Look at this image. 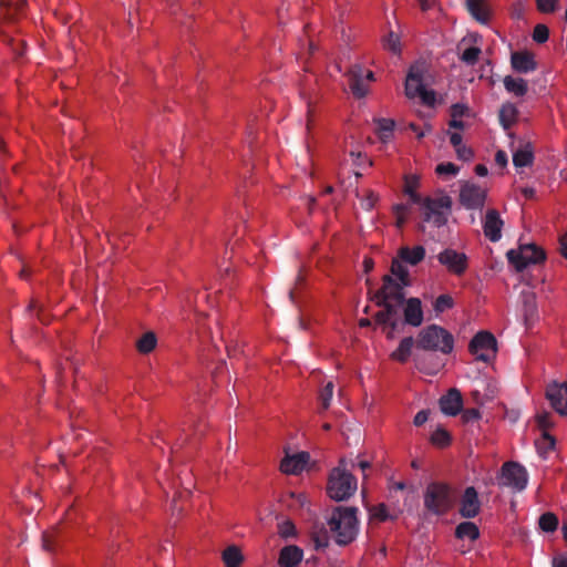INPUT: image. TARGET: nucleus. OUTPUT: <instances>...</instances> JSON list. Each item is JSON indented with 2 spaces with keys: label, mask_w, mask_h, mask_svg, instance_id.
I'll list each match as a JSON object with an SVG mask.
<instances>
[{
  "label": "nucleus",
  "mask_w": 567,
  "mask_h": 567,
  "mask_svg": "<svg viewBox=\"0 0 567 567\" xmlns=\"http://www.w3.org/2000/svg\"><path fill=\"white\" fill-rule=\"evenodd\" d=\"M481 53L482 51L478 47H470L463 51L460 59L468 65H474L477 63Z\"/></svg>",
  "instance_id": "obj_43"
},
{
  "label": "nucleus",
  "mask_w": 567,
  "mask_h": 567,
  "mask_svg": "<svg viewBox=\"0 0 567 567\" xmlns=\"http://www.w3.org/2000/svg\"><path fill=\"white\" fill-rule=\"evenodd\" d=\"M278 533L282 538L293 537L296 535V527L291 520H285L279 524Z\"/></svg>",
  "instance_id": "obj_50"
},
{
  "label": "nucleus",
  "mask_w": 567,
  "mask_h": 567,
  "mask_svg": "<svg viewBox=\"0 0 567 567\" xmlns=\"http://www.w3.org/2000/svg\"><path fill=\"white\" fill-rule=\"evenodd\" d=\"M537 10L542 13H553L557 10L559 0H535Z\"/></svg>",
  "instance_id": "obj_47"
},
{
  "label": "nucleus",
  "mask_w": 567,
  "mask_h": 567,
  "mask_svg": "<svg viewBox=\"0 0 567 567\" xmlns=\"http://www.w3.org/2000/svg\"><path fill=\"white\" fill-rule=\"evenodd\" d=\"M518 117V110L513 103H505L499 110V122L505 130L511 128Z\"/></svg>",
  "instance_id": "obj_27"
},
{
  "label": "nucleus",
  "mask_w": 567,
  "mask_h": 567,
  "mask_svg": "<svg viewBox=\"0 0 567 567\" xmlns=\"http://www.w3.org/2000/svg\"><path fill=\"white\" fill-rule=\"evenodd\" d=\"M310 461L308 452H300L293 455H287L280 462V471L288 475H298L303 472Z\"/></svg>",
  "instance_id": "obj_17"
},
{
  "label": "nucleus",
  "mask_w": 567,
  "mask_h": 567,
  "mask_svg": "<svg viewBox=\"0 0 567 567\" xmlns=\"http://www.w3.org/2000/svg\"><path fill=\"white\" fill-rule=\"evenodd\" d=\"M466 9L477 22L489 23L493 10L488 0H466Z\"/></svg>",
  "instance_id": "obj_19"
},
{
  "label": "nucleus",
  "mask_w": 567,
  "mask_h": 567,
  "mask_svg": "<svg viewBox=\"0 0 567 567\" xmlns=\"http://www.w3.org/2000/svg\"><path fill=\"white\" fill-rule=\"evenodd\" d=\"M506 91L515 96H524L528 91L527 81L507 75L503 80Z\"/></svg>",
  "instance_id": "obj_26"
},
{
  "label": "nucleus",
  "mask_w": 567,
  "mask_h": 567,
  "mask_svg": "<svg viewBox=\"0 0 567 567\" xmlns=\"http://www.w3.org/2000/svg\"><path fill=\"white\" fill-rule=\"evenodd\" d=\"M243 559V554L236 546H229L223 551V561L226 567H239Z\"/></svg>",
  "instance_id": "obj_35"
},
{
  "label": "nucleus",
  "mask_w": 567,
  "mask_h": 567,
  "mask_svg": "<svg viewBox=\"0 0 567 567\" xmlns=\"http://www.w3.org/2000/svg\"><path fill=\"white\" fill-rule=\"evenodd\" d=\"M423 220L440 228L447 223L452 209V198L449 195L426 196L419 204Z\"/></svg>",
  "instance_id": "obj_5"
},
{
  "label": "nucleus",
  "mask_w": 567,
  "mask_h": 567,
  "mask_svg": "<svg viewBox=\"0 0 567 567\" xmlns=\"http://www.w3.org/2000/svg\"><path fill=\"white\" fill-rule=\"evenodd\" d=\"M437 261L456 277H462L468 269V257L465 252L445 248L437 255Z\"/></svg>",
  "instance_id": "obj_11"
},
{
  "label": "nucleus",
  "mask_w": 567,
  "mask_h": 567,
  "mask_svg": "<svg viewBox=\"0 0 567 567\" xmlns=\"http://www.w3.org/2000/svg\"><path fill=\"white\" fill-rule=\"evenodd\" d=\"M291 497L295 499V502L300 506V507H303L306 506L309 502H308V497L306 494L303 493H299V494H291Z\"/></svg>",
  "instance_id": "obj_59"
},
{
  "label": "nucleus",
  "mask_w": 567,
  "mask_h": 567,
  "mask_svg": "<svg viewBox=\"0 0 567 567\" xmlns=\"http://www.w3.org/2000/svg\"><path fill=\"white\" fill-rule=\"evenodd\" d=\"M463 408V398L457 389H450L440 399V409L445 415L455 416Z\"/></svg>",
  "instance_id": "obj_18"
},
{
  "label": "nucleus",
  "mask_w": 567,
  "mask_h": 567,
  "mask_svg": "<svg viewBox=\"0 0 567 567\" xmlns=\"http://www.w3.org/2000/svg\"><path fill=\"white\" fill-rule=\"evenodd\" d=\"M454 150L457 158L462 161H471L474 157V152L472 151V148L465 146L464 144L455 147Z\"/></svg>",
  "instance_id": "obj_53"
},
{
  "label": "nucleus",
  "mask_w": 567,
  "mask_h": 567,
  "mask_svg": "<svg viewBox=\"0 0 567 567\" xmlns=\"http://www.w3.org/2000/svg\"><path fill=\"white\" fill-rule=\"evenodd\" d=\"M470 114V109L464 103H455L450 107V115L452 118H462Z\"/></svg>",
  "instance_id": "obj_49"
},
{
  "label": "nucleus",
  "mask_w": 567,
  "mask_h": 567,
  "mask_svg": "<svg viewBox=\"0 0 567 567\" xmlns=\"http://www.w3.org/2000/svg\"><path fill=\"white\" fill-rule=\"evenodd\" d=\"M357 513L355 507L339 506L332 511L328 526L337 544L346 546L355 539L359 530Z\"/></svg>",
  "instance_id": "obj_1"
},
{
  "label": "nucleus",
  "mask_w": 567,
  "mask_h": 567,
  "mask_svg": "<svg viewBox=\"0 0 567 567\" xmlns=\"http://www.w3.org/2000/svg\"><path fill=\"white\" fill-rule=\"evenodd\" d=\"M545 398L560 416H567V381H550L545 388Z\"/></svg>",
  "instance_id": "obj_12"
},
{
  "label": "nucleus",
  "mask_w": 567,
  "mask_h": 567,
  "mask_svg": "<svg viewBox=\"0 0 567 567\" xmlns=\"http://www.w3.org/2000/svg\"><path fill=\"white\" fill-rule=\"evenodd\" d=\"M417 1L420 4V8L423 11H427V10L432 9L435 4V0H417Z\"/></svg>",
  "instance_id": "obj_61"
},
{
  "label": "nucleus",
  "mask_w": 567,
  "mask_h": 567,
  "mask_svg": "<svg viewBox=\"0 0 567 567\" xmlns=\"http://www.w3.org/2000/svg\"><path fill=\"white\" fill-rule=\"evenodd\" d=\"M455 536L458 539L468 538L476 540L480 537V529L473 522H463L456 526Z\"/></svg>",
  "instance_id": "obj_30"
},
{
  "label": "nucleus",
  "mask_w": 567,
  "mask_h": 567,
  "mask_svg": "<svg viewBox=\"0 0 567 567\" xmlns=\"http://www.w3.org/2000/svg\"><path fill=\"white\" fill-rule=\"evenodd\" d=\"M455 504L453 487L443 482L430 483L423 494L424 508L433 515L443 516L452 511Z\"/></svg>",
  "instance_id": "obj_3"
},
{
  "label": "nucleus",
  "mask_w": 567,
  "mask_h": 567,
  "mask_svg": "<svg viewBox=\"0 0 567 567\" xmlns=\"http://www.w3.org/2000/svg\"><path fill=\"white\" fill-rule=\"evenodd\" d=\"M401 281L395 280L391 275H384L382 287L375 292L374 300L377 306L392 305L400 307L404 302V288Z\"/></svg>",
  "instance_id": "obj_9"
},
{
  "label": "nucleus",
  "mask_w": 567,
  "mask_h": 567,
  "mask_svg": "<svg viewBox=\"0 0 567 567\" xmlns=\"http://www.w3.org/2000/svg\"><path fill=\"white\" fill-rule=\"evenodd\" d=\"M414 340L412 337H406L401 340L399 347L391 353V359L400 363H405L412 353Z\"/></svg>",
  "instance_id": "obj_25"
},
{
  "label": "nucleus",
  "mask_w": 567,
  "mask_h": 567,
  "mask_svg": "<svg viewBox=\"0 0 567 567\" xmlns=\"http://www.w3.org/2000/svg\"><path fill=\"white\" fill-rule=\"evenodd\" d=\"M0 6L6 19L14 20L23 12L25 1L22 0L12 4L9 0H1Z\"/></svg>",
  "instance_id": "obj_34"
},
{
  "label": "nucleus",
  "mask_w": 567,
  "mask_h": 567,
  "mask_svg": "<svg viewBox=\"0 0 567 567\" xmlns=\"http://www.w3.org/2000/svg\"><path fill=\"white\" fill-rule=\"evenodd\" d=\"M455 302H454V299L451 295L449 293H444V295H440L434 303H433V309L436 313H442L449 309H452L454 307Z\"/></svg>",
  "instance_id": "obj_40"
},
{
  "label": "nucleus",
  "mask_w": 567,
  "mask_h": 567,
  "mask_svg": "<svg viewBox=\"0 0 567 567\" xmlns=\"http://www.w3.org/2000/svg\"><path fill=\"white\" fill-rule=\"evenodd\" d=\"M558 517L551 512L544 513L538 519V526L543 532L554 533L558 528Z\"/></svg>",
  "instance_id": "obj_37"
},
{
  "label": "nucleus",
  "mask_w": 567,
  "mask_h": 567,
  "mask_svg": "<svg viewBox=\"0 0 567 567\" xmlns=\"http://www.w3.org/2000/svg\"><path fill=\"white\" fill-rule=\"evenodd\" d=\"M559 246L561 256L567 259V231L560 236Z\"/></svg>",
  "instance_id": "obj_60"
},
{
  "label": "nucleus",
  "mask_w": 567,
  "mask_h": 567,
  "mask_svg": "<svg viewBox=\"0 0 567 567\" xmlns=\"http://www.w3.org/2000/svg\"><path fill=\"white\" fill-rule=\"evenodd\" d=\"M511 63L512 68L519 73H528L535 71L537 68L535 56L529 51L513 52Z\"/></svg>",
  "instance_id": "obj_21"
},
{
  "label": "nucleus",
  "mask_w": 567,
  "mask_h": 567,
  "mask_svg": "<svg viewBox=\"0 0 567 567\" xmlns=\"http://www.w3.org/2000/svg\"><path fill=\"white\" fill-rule=\"evenodd\" d=\"M556 440L549 433H543L542 437L536 441V447L540 456L546 457L551 451L555 450Z\"/></svg>",
  "instance_id": "obj_36"
},
{
  "label": "nucleus",
  "mask_w": 567,
  "mask_h": 567,
  "mask_svg": "<svg viewBox=\"0 0 567 567\" xmlns=\"http://www.w3.org/2000/svg\"><path fill=\"white\" fill-rule=\"evenodd\" d=\"M373 266H374V262L371 258H365L363 260V267H364L365 272L371 271L373 269Z\"/></svg>",
  "instance_id": "obj_64"
},
{
  "label": "nucleus",
  "mask_w": 567,
  "mask_h": 567,
  "mask_svg": "<svg viewBox=\"0 0 567 567\" xmlns=\"http://www.w3.org/2000/svg\"><path fill=\"white\" fill-rule=\"evenodd\" d=\"M468 351L477 361L489 362L497 353V341L488 331L477 332L468 344Z\"/></svg>",
  "instance_id": "obj_10"
},
{
  "label": "nucleus",
  "mask_w": 567,
  "mask_h": 567,
  "mask_svg": "<svg viewBox=\"0 0 567 567\" xmlns=\"http://www.w3.org/2000/svg\"><path fill=\"white\" fill-rule=\"evenodd\" d=\"M380 307H383V310L378 311L374 315V322L375 324L382 326L383 330H386V327L391 324V322H394L393 317L396 315V308L392 305H381Z\"/></svg>",
  "instance_id": "obj_29"
},
{
  "label": "nucleus",
  "mask_w": 567,
  "mask_h": 567,
  "mask_svg": "<svg viewBox=\"0 0 567 567\" xmlns=\"http://www.w3.org/2000/svg\"><path fill=\"white\" fill-rule=\"evenodd\" d=\"M416 348L424 351L450 354L454 349V337L445 328L430 324L419 332Z\"/></svg>",
  "instance_id": "obj_4"
},
{
  "label": "nucleus",
  "mask_w": 567,
  "mask_h": 567,
  "mask_svg": "<svg viewBox=\"0 0 567 567\" xmlns=\"http://www.w3.org/2000/svg\"><path fill=\"white\" fill-rule=\"evenodd\" d=\"M449 128L450 131L451 130H455L454 132H461L465 128V124L464 122L462 121V118H452L450 120L449 122Z\"/></svg>",
  "instance_id": "obj_56"
},
{
  "label": "nucleus",
  "mask_w": 567,
  "mask_h": 567,
  "mask_svg": "<svg viewBox=\"0 0 567 567\" xmlns=\"http://www.w3.org/2000/svg\"><path fill=\"white\" fill-rule=\"evenodd\" d=\"M429 411L427 410H421L419 411L415 416H414V420H413V423L415 426H421L423 425L427 420H429Z\"/></svg>",
  "instance_id": "obj_54"
},
{
  "label": "nucleus",
  "mask_w": 567,
  "mask_h": 567,
  "mask_svg": "<svg viewBox=\"0 0 567 567\" xmlns=\"http://www.w3.org/2000/svg\"><path fill=\"white\" fill-rule=\"evenodd\" d=\"M157 344V338L156 334L152 331H147L144 334H142L141 338L136 341V350L141 354H148L151 353Z\"/></svg>",
  "instance_id": "obj_33"
},
{
  "label": "nucleus",
  "mask_w": 567,
  "mask_h": 567,
  "mask_svg": "<svg viewBox=\"0 0 567 567\" xmlns=\"http://www.w3.org/2000/svg\"><path fill=\"white\" fill-rule=\"evenodd\" d=\"M460 167L451 162L441 163L435 168L437 175H456Z\"/></svg>",
  "instance_id": "obj_48"
},
{
  "label": "nucleus",
  "mask_w": 567,
  "mask_h": 567,
  "mask_svg": "<svg viewBox=\"0 0 567 567\" xmlns=\"http://www.w3.org/2000/svg\"><path fill=\"white\" fill-rule=\"evenodd\" d=\"M398 257L411 266L419 265L425 257V248L423 246L401 247L398 251Z\"/></svg>",
  "instance_id": "obj_24"
},
{
  "label": "nucleus",
  "mask_w": 567,
  "mask_h": 567,
  "mask_svg": "<svg viewBox=\"0 0 567 567\" xmlns=\"http://www.w3.org/2000/svg\"><path fill=\"white\" fill-rule=\"evenodd\" d=\"M553 567H567V555L559 554L553 558Z\"/></svg>",
  "instance_id": "obj_58"
},
{
  "label": "nucleus",
  "mask_w": 567,
  "mask_h": 567,
  "mask_svg": "<svg viewBox=\"0 0 567 567\" xmlns=\"http://www.w3.org/2000/svg\"><path fill=\"white\" fill-rule=\"evenodd\" d=\"M508 262L517 272L524 271L532 265L543 264L546 260V251L536 244H520L506 254Z\"/></svg>",
  "instance_id": "obj_6"
},
{
  "label": "nucleus",
  "mask_w": 567,
  "mask_h": 567,
  "mask_svg": "<svg viewBox=\"0 0 567 567\" xmlns=\"http://www.w3.org/2000/svg\"><path fill=\"white\" fill-rule=\"evenodd\" d=\"M393 130H394V121L393 120L380 118L378 121V134H379V137L383 142L388 141L392 136Z\"/></svg>",
  "instance_id": "obj_41"
},
{
  "label": "nucleus",
  "mask_w": 567,
  "mask_h": 567,
  "mask_svg": "<svg viewBox=\"0 0 567 567\" xmlns=\"http://www.w3.org/2000/svg\"><path fill=\"white\" fill-rule=\"evenodd\" d=\"M396 326H398V322L394 321V322H391V324L386 327L388 330L385 331V334H386L388 339L394 338V331L396 329Z\"/></svg>",
  "instance_id": "obj_63"
},
{
  "label": "nucleus",
  "mask_w": 567,
  "mask_h": 567,
  "mask_svg": "<svg viewBox=\"0 0 567 567\" xmlns=\"http://www.w3.org/2000/svg\"><path fill=\"white\" fill-rule=\"evenodd\" d=\"M528 483L526 468L517 462L503 463L498 475V485L508 487L515 492H522Z\"/></svg>",
  "instance_id": "obj_8"
},
{
  "label": "nucleus",
  "mask_w": 567,
  "mask_h": 567,
  "mask_svg": "<svg viewBox=\"0 0 567 567\" xmlns=\"http://www.w3.org/2000/svg\"><path fill=\"white\" fill-rule=\"evenodd\" d=\"M389 275H391L395 280L401 281L403 285H410L409 270L404 266V261L399 257L392 259Z\"/></svg>",
  "instance_id": "obj_32"
},
{
  "label": "nucleus",
  "mask_w": 567,
  "mask_h": 567,
  "mask_svg": "<svg viewBox=\"0 0 567 567\" xmlns=\"http://www.w3.org/2000/svg\"><path fill=\"white\" fill-rule=\"evenodd\" d=\"M303 557V551L296 545H288L281 548L278 557V565L280 567H296Z\"/></svg>",
  "instance_id": "obj_22"
},
{
  "label": "nucleus",
  "mask_w": 567,
  "mask_h": 567,
  "mask_svg": "<svg viewBox=\"0 0 567 567\" xmlns=\"http://www.w3.org/2000/svg\"><path fill=\"white\" fill-rule=\"evenodd\" d=\"M481 512V501L474 486L465 488L460 499L458 513L464 518H474Z\"/></svg>",
  "instance_id": "obj_14"
},
{
  "label": "nucleus",
  "mask_w": 567,
  "mask_h": 567,
  "mask_svg": "<svg viewBox=\"0 0 567 567\" xmlns=\"http://www.w3.org/2000/svg\"><path fill=\"white\" fill-rule=\"evenodd\" d=\"M549 38V29L545 24H537L533 30V40L537 43H545Z\"/></svg>",
  "instance_id": "obj_46"
},
{
  "label": "nucleus",
  "mask_w": 567,
  "mask_h": 567,
  "mask_svg": "<svg viewBox=\"0 0 567 567\" xmlns=\"http://www.w3.org/2000/svg\"><path fill=\"white\" fill-rule=\"evenodd\" d=\"M404 322L412 327H420L423 322L422 302L419 298H409L403 308Z\"/></svg>",
  "instance_id": "obj_20"
},
{
  "label": "nucleus",
  "mask_w": 567,
  "mask_h": 567,
  "mask_svg": "<svg viewBox=\"0 0 567 567\" xmlns=\"http://www.w3.org/2000/svg\"><path fill=\"white\" fill-rule=\"evenodd\" d=\"M450 143L455 148L463 144V136L461 132L449 131Z\"/></svg>",
  "instance_id": "obj_55"
},
{
  "label": "nucleus",
  "mask_w": 567,
  "mask_h": 567,
  "mask_svg": "<svg viewBox=\"0 0 567 567\" xmlns=\"http://www.w3.org/2000/svg\"><path fill=\"white\" fill-rule=\"evenodd\" d=\"M487 198V189L466 182L461 186L458 200L466 209H482Z\"/></svg>",
  "instance_id": "obj_13"
},
{
  "label": "nucleus",
  "mask_w": 567,
  "mask_h": 567,
  "mask_svg": "<svg viewBox=\"0 0 567 567\" xmlns=\"http://www.w3.org/2000/svg\"><path fill=\"white\" fill-rule=\"evenodd\" d=\"M535 421L543 433H548V430H550L555 424L551 414L546 411L536 414Z\"/></svg>",
  "instance_id": "obj_44"
},
{
  "label": "nucleus",
  "mask_w": 567,
  "mask_h": 567,
  "mask_svg": "<svg viewBox=\"0 0 567 567\" xmlns=\"http://www.w3.org/2000/svg\"><path fill=\"white\" fill-rule=\"evenodd\" d=\"M333 383L329 381L319 393V401L322 410H327L330 406V402L333 394Z\"/></svg>",
  "instance_id": "obj_45"
},
{
  "label": "nucleus",
  "mask_w": 567,
  "mask_h": 567,
  "mask_svg": "<svg viewBox=\"0 0 567 567\" xmlns=\"http://www.w3.org/2000/svg\"><path fill=\"white\" fill-rule=\"evenodd\" d=\"M358 488L355 476L347 468L344 458H340L338 466L333 467L327 478V495L336 501L342 502L354 495Z\"/></svg>",
  "instance_id": "obj_2"
},
{
  "label": "nucleus",
  "mask_w": 567,
  "mask_h": 567,
  "mask_svg": "<svg viewBox=\"0 0 567 567\" xmlns=\"http://www.w3.org/2000/svg\"><path fill=\"white\" fill-rule=\"evenodd\" d=\"M421 186L420 177L415 174H408L404 176L403 193L406 195L412 204L419 205L424 197L419 194Z\"/></svg>",
  "instance_id": "obj_23"
},
{
  "label": "nucleus",
  "mask_w": 567,
  "mask_h": 567,
  "mask_svg": "<svg viewBox=\"0 0 567 567\" xmlns=\"http://www.w3.org/2000/svg\"><path fill=\"white\" fill-rule=\"evenodd\" d=\"M504 221L499 216V213L492 208L488 209L483 219V231L485 237L492 243H496L502 237V230Z\"/></svg>",
  "instance_id": "obj_16"
},
{
  "label": "nucleus",
  "mask_w": 567,
  "mask_h": 567,
  "mask_svg": "<svg viewBox=\"0 0 567 567\" xmlns=\"http://www.w3.org/2000/svg\"><path fill=\"white\" fill-rule=\"evenodd\" d=\"M430 442L432 443V445L436 447L444 449L451 444L452 437L451 434L445 429L437 427L431 434Z\"/></svg>",
  "instance_id": "obj_38"
},
{
  "label": "nucleus",
  "mask_w": 567,
  "mask_h": 567,
  "mask_svg": "<svg viewBox=\"0 0 567 567\" xmlns=\"http://www.w3.org/2000/svg\"><path fill=\"white\" fill-rule=\"evenodd\" d=\"M416 365L420 371L432 375L440 371V369L443 367V363L439 360H434L432 354H427L422 358H417Z\"/></svg>",
  "instance_id": "obj_31"
},
{
  "label": "nucleus",
  "mask_w": 567,
  "mask_h": 567,
  "mask_svg": "<svg viewBox=\"0 0 567 567\" xmlns=\"http://www.w3.org/2000/svg\"><path fill=\"white\" fill-rule=\"evenodd\" d=\"M461 419L463 423L474 422L481 419V412L475 408L466 409L463 411Z\"/></svg>",
  "instance_id": "obj_52"
},
{
  "label": "nucleus",
  "mask_w": 567,
  "mask_h": 567,
  "mask_svg": "<svg viewBox=\"0 0 567 567\" xmlns=\"http://www.w3.org/2000/svg\"><path fill=\"white\" fill-rule=\"evenodd\" d=\"M370 514L373 519H377L379 522H384L389 517L388 508L384 504H379V505L373 506L370 509Z\"/></svg>",
  "instance_id": "obj_51"
},
{
  "label": "nucleus",
  "mask_w": 567,
  "mask_h": 567,
  "mask_svg": "<svg viewBox=\"0 0 567 567\" xmlns=\"http://www.w3.org/2000/svg\"><path fill=\"white\" fill-rule=\"evenodd\" d=\"M495 163L501 168H504L507 165V154L502 150L497 151L495 154Z\"/></svg>",
  "instance_id": "obj_57"
},
{
  "label": "nucleus",
  "mask_w": 567,
  "mask_h": 567,
  "mask_svg": "<svg viewBox=\"0 0 567 567\" xmlns=\"http://www.w3.org/2000/svg\"><path fill=\"white\" fill-rule=\"evenodd\" d=\"M424 70L420 64L411 65L405 80V95L409 99L419 97L421 102L426 106H434L435 104V92L433 90H426L423 83Z\"/></svg>",
  "instance_id": "obj_7"
},
{
  "label": "nucleus",
  "mask_w": 567,
  "mask_h": 567,
  "mask_svg": "<svg viewBox=\"0 0 567 567\" xmlns=\"http://www.w3.org/2000/svg\"><path fill=\"white\" fill-rule=\"evenodd\" d=\"M534 150L533 146L527 143L523 147L518 148L513 154V163L516 167H526L533 164Z\"/></svg>",
  "instance_id": "obj_28"
},
{
  "label": "nucleus",
  "mask_w": 567,
  "mask_h": 567,
  "mask_svg": "<svg viewBox=\"0 0 567 567\" xmlns=\"http://www.w3.org/2000/svg\"><path fill=\"white\" fill-rule=\"evenodd\" d=\"M383 48L393 54L400 55L402 51L400 37L391 31L383 40Z\"/></svg>",
  "instance_id": "obj_42"
},
{
  "label": "nucleus",
  "mask_w": 567,
  "mask_h": 567,
  "mask_svg": "<svg viewBox=\"0 0 567 567\" xmlns=\"http://www.w3.org/2000/svg\"><path fill=\"white\" fill-rule=\"evenodd\" d=\"M411 208L406 204H396L393 206V215L395 217L396 227L401 228L408 221Z\"/></svg>",
  "instance_id": "obj_39"
},
{
  "label": "nucleus",
  "mask_w": 567,
  "mask_h": 567,
  "mask_svg": "<svg viewBox=\"0 0 567 567\" xmlns=\"http://www.w3.org/2000/svg\"><path fill=\"white\" fill-rule=\"evenodd\" d=\"M348 79V85L351 93L358 97H364L369 92V84L364 80V70L362 66L354 64L346 74Z\"/></svg>",
  "instance_id": "obj_15"
},
{
  "label": "nucleus",
  "mask_w": 567,
  "mask_h": 567,
  "mask_svg": "<svg viewBox=\"0 0 567 567\" xmlns=\"http://www.w3.org/2000/svg\"><path fill=\"white\" fill-rule=\"evenodd\" d=\"M474 171H475V174H476L477 176H482V177H483V176H486V175H487V173H488V169H487V167H486L484 164H477V165L475 166V169H474Z\"/></svg>",
  "instance_id": "obj_62"
}]
</instances>
